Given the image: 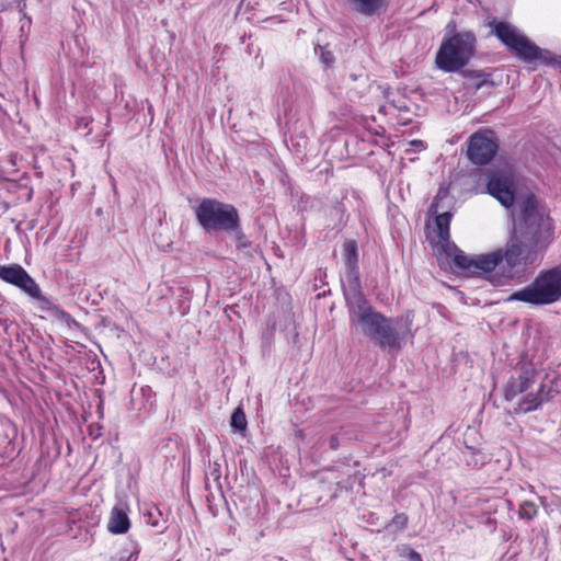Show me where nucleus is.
<instances>
[{
  "label": "nucleus",
  "instance_id": "a211bd4d",
  "mask_svg": "<svg viewBox=\"0 0 561 561\" xmlns=\"http://www.w3.org/2000/svg\"><path fill=\"white\" fill-rule=\"evenodd\" d=\"M314 53H316V55L319 56L322 65H324L325 67L333 66L335 58H334L333 53L328 48V45H324V46L317 45L314 47Z\"/></svg>",
  "mask_w": 561,
  "mask_h": 561
},
{
  "label": "nucleus",
  "instance_id": "423d86ee",
  "mask_svg": "<svg viewBox=\"0 0 561 561\" xmlns=\"http://www.w3.org/2000/svg\"><path fill=\"white\" fill-rule=\"evenodd\" d=\"M495 36L518 58L530 62L540 57L541 49L520 34L507 22H496L493 26Z\"/></svg>",
  "mask_w": 561,
  "mask_h": 561
},
{
  "label": "nucleus",
  "instance_id": "f3484780",
  "mask_svg": "<svg viewBox=\"0 0 561 561\" xmlns=\"http://www.w3.org/2000/svg\"><path fill=\"white\" fill-rule=\"evenodd\" d=\"M354 8L366 15L375 13L382 3V0H351Z\"/></svg>",
  "mask_w": 561,
  "mask_h": 561
},
{
  "label": "nucleus",
  "instance_id": "a878e982",
  "mask_svg": "<svg viewBox=\"0 0 561 561\" xmlns=\"http://www.w3.org/2000/svg\"><path fill=\"white\" fill-rule=\"evenodd\" d=\"M329 443H330V447H331L332 449H336V448H337V446H339L337 438H336L335 436H331V438H330V442H329Z\"/></svg>",
  "mask_w": 561,
  "mask_h": 561
},
{
  "label": "nucleus",
  "instance_id": "bb28decb",
  "mask_svg": "<svg viewBox=\"0 0 561 561\" xmlns=\"http://www.w3.org/2000/svg\"><path fill=\"white\" fill-rule=\"evenodd\" d=\"M469 76L473 79H480L482 77L480 72H470Z\"/></svg>",
  "mask_w": 561,
  "mask_h": 561
},
{
  "label": "nucleus",
  "instance_id": "1a4fd4ad",
  "mask_svg": "<svg viewBox=\"0 0 561 561\" xmlns=\"http://www.w3.org/2000/svg\"><path fill=\"white\" fill-rule=\"evenodd\" d=\"M0 278L19 287L30 296L38 295V285L19 264L0 265Z\"/></svg>",
  "mask_w": 561,
  "mask_h": 561
},
{
  "label": "nucleus",
  "instance_id": "20e7f679",
  "mask_svg": "<svg viewBox=\"0 0 561 561\" xmlns=\"http://www.w3.org/2000/svg\"><path fill=\"white\" fill-rule=\"evenodd\" d=\"M561 299V264L541 271L535 280L527 287L514 291L508 301H523L530 305H550Z\"/></svg>",
  "mask_w": 561,
  "mask_h": 561
},
{
  "label": "nucleus",
  "instance_id": "f257e3e1",
  "mask_svg": "<svg viewBox=\"0 0 561 561\" xmlns=\"http://www.w3.org/2000/svg\"><path fill=\"white\" fill-rule=\"evenodd\" d=\"M520 221L505 250L468 255L455 253L453 262L468 276L482 277L494 286H502L515 277V267L531 264L536 252L547 248L553 238L551 219L535 204L533 197L523 201Z\"/></svg>",
  "mask_w": 561,
  "mask_h": 561
},
{
  "label": "nucleus",
  "instance_id": "2eb2a0df",
  "mask_svg": "<svg viewBox=\"0 0 561 561\" xmlns=\"http://www.w3.org/2000/svg\"><path fill=\"white\" fill-rule=\"evenodd\" d=\"M31 297L37 300V308L39 311L55 317H58L62 313V310L57 305H55L49 298L42 295L39 287L38 295Z\"/></svg>",
  "mask_w": 561,
  "mask_h": 561
},
{
  "label": "nucleus",
  "instance_id": "9d476101",
  "mask_svg": "<svg viewBox=\"0 0 561 561\" xmlns=\"http://www.w3.org/2000/svg\"><path fill=\"white\" fill-rule=\"evenodd\" d=\"M513 178L511 174L502 173L491 176L488 183V193L495 197L504 207L514 204Z\"/></svg>",
  "mask_w": 561,
  "mask_h": 561
},
{
  "label": "nucleus",
  "instance_id": "6e6552de",
  "mask_svg": "<svg viewBox=\"0 0 561 561\" xmlns=\"http://www.w3.org/2000/svg\"><path fill=\"white\" fill-rule=\"evenodd\" d=\"M451 214L448 211L437 214L435 217V227L428 233V239L433 247L439 252L454 257L455 253L459 251L455 243L450 241L449 226Z\"/></svg>",
  "mask_w": 561,
  "mask_h": 561
},
{
  "label": "nucleus",
  "instance_id": "b1692460",
  "mask_svg": "<svg viewBox=\"0 0 561 561\" xmlns=\"http://www.w3.org/2000/svg\"><path fill=\"white\" fill-rule=\"evenodd\" d=\"M473 85H474L476 90H479V89H481L484 85L492 87L493 85V81H491L488 78H483V79L477 81L476 83H473Z\"/></svg>",
  "mask_w": 561,
  "mask_h": 561
},
{
  "label": "nucleus",
  "instance_id": "39448f33",
  "mask_svg": "<svg viewBox=\"0 0 561 561\" xmlns=\"http://www.w3.org/2000/svg\"><path fill=\"white\" fill-rule=\"evenodd\" d=\"M474 45L476 37L470 32L457 33L445 38L436 54L437 67L446 72L460 70L473 56Z\"/></svg>",
  "mask_w": 561,
  "mask_h": 561
},
{
  "label": "nucleus",
  "instance_id": "412c9836",
  "mask_svg": "<svg viewBox=\"0 0 561 561\" xmlns=\"http://www.w3.org/2000/svg\"><path fill=\"white\" fill-rule=\"evenodd\" d=\"M447 194H448L447 190H445V188H439L438 190V192H437V194H436V196H435V198H434V201H433V203L431 204V207H430V211L432 214H437V211H438V202L440 199L447 197Z\"/></svg>",
  "mask_w": 561,
  "mask_h": 561
},
{
  "label": "nucleus",
  "instance_id": "ddd939ff",
  "mask_svg": "<svg viewBox=\"0 0 561 561\" xmlns=\"http://www.w3.org/2000/svg\"><path fill=\"white\" fill-rule=\"evenodd\" d=\"M130 523L127 515V506L124 503H117L108 519L107 528L112 534H125L129 529Z\"/></svg>",
  "mask_w": 561,
  "mask_h": 561
},
{
  "label": "nucleus",
  "instance_id": "4be33fe9",
  "mask_svg": "<svg viewBox=\"0 0 561 561\" xmlns=\"http://www.w3.org/2000/svg\"><path fill=\"white\" fill-rule=\"evenodd\" d=\"M23 15L22 23L20 26V32L23 35L24 33H27L31 27V18L26 14V12H21Z\"/></svg>",
  "mask_w": 561,
  "mask_h": 561
},
{
  "label": "nucleus",
  "instance_id": "4468645a",
  "mask_svg": "<svg viewBox=\"0 0 561 561\" xmlns=\"http://www.w3.org/2000/svg\"><path fill=\"white\" fill-rule=\"evenodd\" d=\"M549 392L545 393V386L542 385L538 393H528L518 404L517 411L527 413L538 409L545 401L550 399Z\"/></svg>",
  "mask_w": 561,
  "mask_h": 561
},
{
  "label": "nucleus",
  "instance_id": "5701e85b",
  "mask_svg": "<svg viewBox=\"0 0 561 561\" xmlns=\"http://www.w3.org/2000/svg\"><path fill=\"white\" fill-rule=\"evenodd\" d=\"M408 523V518L404 516V515H397L393 520H392V524L399 526L400 528L404 527Z\"/></svg>",
  "mask_w": 561,
  "mask_h": 561
},
{
  "label": "nucleus",
  "instance_id": "dca6fc26",
  "mask_svg": "<svg viewBox=\"0 0 561 561\" xmlns=\"http://www.w3.org/2000/svg\"><path fill=\"white\" fill-rule=\"evenodd\" d=\"M139 549L136 543L129 542L128 545L119 548L117 552L112 556L110 561H136L138 558Z\"/></svg>",
  "mask_w": 561,
  "mask_h": 561
},
{
  "label": "nucleus",
  "instance_id": "c85d7f7f",
  "mask_svg": "<svg viewBox=\"0 0 561 561\" xmlns=\"http://www.w3.org/2000/svg\"><path fill=\"white\" fill-rule=\"evenodd\" d=\"M211 476H214V477H215V479H218V478H219V473H218V471H217V470H214V471L211 472Z\"/></svg>",
  "mask_w": 561,
  "mask_h": 561
},
{
  "label": "nucleus",
  "instance_id": "6ab92c4d",
  "mask_svg": "<svg viewBox=\"0 0 561 561\" xmlns=\"http://www.w3.org/2000/svg\"><path fill=\"white\" fill-rule=\"evenodd\" d=\"M230 425L236 431H244L247 428V419L244 412L238 408L231 415Z\"/></svg>",
  "mask_w": 561,
  "mask_h": 561
},
{
  "label": "nucleus",
  "instance_id": "f8f14e48",
  "mask_svg": "<svg viewBox=\"0 0 561 561\" xmlns=\"http://www.w3.org/2000/svg\"><path fill=\"white\" fill-rule=\"evenodd\" d=\"M536 371L530 365H524L517 377H512L505 388V399L513 400L518 394L527 391L534 383Z\"/></svg>",
  "mask_w": 561,
  "mask_h": 561
},
{
  "label": "nucleus",
  "instance_id": "393cba45",
  "mask_svg": "<svg viewBox=\"0 0 561 561\" xmlns=\"http://www.w3.org/2000/svg\"><path fill=\"white\" fill-rule=\"evenodd\" d=\"M409 559L412 561H422L421 554L414 550H411L408 554Z\"/></svg>",
  "mask_w": 561,
  "mask_h": 561
},
{
  "label": "nucleus",
  "instance_id": "f03ea898",
  "mask_svg": "<svg viewBox=\"0 0 561 561\" xmlns=\"http://www.w3.org/2000/svg\"><path fill=\"white\" fill-rule=\"evenodd\" d=\"M346 302L351 327L362 332L379 348L396 354L411 335L407 321L402 318H388L376 311L357 288L353 294H346Z\"/></svg>",
  "mask_w": 561,
  "mask_h": 561
},
{
  "label": "nucleus",
  "instance_id": "7ed1b4c3",
  "mask_svg": "<svg viewBox=\"0 0 561 561\" xmlns=\"http://www.w3.org/2000/svg\"><path fill=\"white\" fill-rule=\"evenodd\" d=\"M197 222L206 232L224 231L242 240L240 217L237 208L215 198H203L195 209Z\"/></svg>",
  "mask_w": 561,
  "mask_h": 561
},
{
  "label": "nucleus",
  "instance_id": "aec40b11",
  "mask_svg": "<svg viewBox=\"0 0 561 561\" xmlns=\"http://www.w3.org/2000/svg\"><path fill=\"white\" fill-rule=\"evenodd\" d=\"M518 514L522 518L533 519L537 515V506L533 502L525 501L520 504Z\"/></svg>",
  "mask_w": 561,
  "mask_h": 561
},
{
  "label": "nucleus",
  "instance_id": "0eeeda50",
  "mask_svg": "<svg viewBox=\"0 0 561 561\" xmlns=\"http://www.w3.org/2000/svg\"><path fill=\"white\" fill-rule=\"evenodd\" d=\"M497 147L492 130H479L469 139L468 158L474 164L484 165L496 154Z\"/></svg>",
  "mask_w": 561,
  "mask_h": 561
},
{
  "label": "nucleus",
  "instance_id": "cd10ccee",
  "mask_svg": "<svg viewBox=\"0 0 561 561\" xmlns=\"http://www.w3.org/2000/svg\"><path fill=\"white\" fill-rule=\"evenodd\" d=\"M411 144L414 145V146H419V145L422 146V141L421 140H413Z\"/></svg>",
  "mask_w": 561,
  "mask_h": 561
},
{
  "label": "nucleus",
  "instance_id": "9b49d317",
  "mask_svg": "<svg viewBox=\"0 0 561 561\" xmlns=\"http://www.w3.org/2000/svg\"><path fill=\"white\" fill-rule=\"evenodd\" d=\"M343 259L347 270L348 287L346 294H353L355 288L360 290L358 282V249L354 240H347L343 245Z\"/></svg>",
  "mask_w": 561,
  "mask_h": 561
}]
</instances>
